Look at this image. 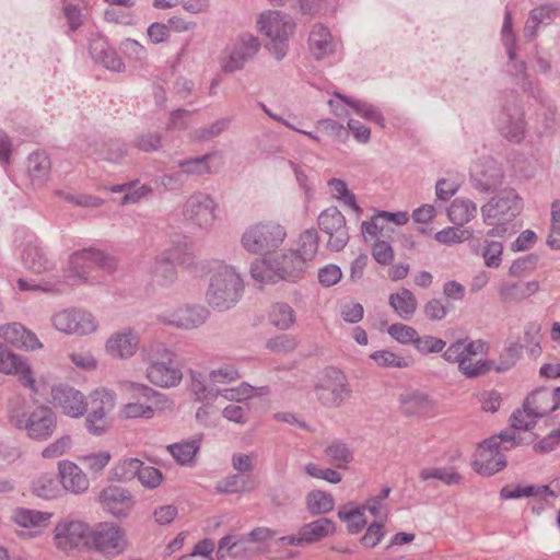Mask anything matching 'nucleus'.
I'll return each mask as SVG.
<instances>
[{"instance_id": "nucleus-1", "label": "nucleus", "mask_w": 560, "mask_h": 560, "mask_svg": "<svg viewBox=\"0 0 560 560\" xmlns=\"http://www.w3.org/2000/svg\"><path fill=\"white\" fill-rule=\"evenodd\" d=\"M10 423L35 441H46L57 428V417L50 407L39 405L30 410L28 401L21 396L10 399L8 405Z\"/></svg>"}, {"instance_id": "nucleus-2", "label": "nucleus", "mask_w": 560, "mask_h": 560, "mask_svg": "<svg viewBox=\"0 0 560 560\" xmlns=\"http://www.w3.org/2000/svg\"><path fill=\"white\" fill-rule=\"evenodd\" d=\"M243 292L244 281L233 266L219 265L210 271L206 301L213 310H231L240 302Z\"/></svg>"}, {"instance_id": "nucleus-3", "label": "nucleus", "mask_w": 560, "mask_h": 560, "mask_svg": "<svg viewBox=\"0 0 560 560\" xmlns=\"http://www.w3.org/2000/svg\"><path fill=\"white\" fill-rule=\"evenodd\" d=\"M523 200L514 189H503L481 207L483 223L491 229L487 236L510 234L512 221L521 213Z\"/></svg>"}, {"instance_id": "nucleus-4", "label": "nucleus", "mask_w": 560, "mask_h": 560, "mask_svg": "<svg viewBox=\"0 0 560 560\" xmlns=\"http://www.w3.org/2000/svg\"><path fill=\"white\" fill-rule=\"evenodd\" d=\"M557 409H560V386L553 389L537 388L525 398L523 408L512 413L511 425L516 430L529 431L536 425L537 419Z\"/></svg>"}, {"instance_id": "nucleus-5", "label": "nucleus", "mask_w": 560, "mask_h": 560, "mask_svg": "<svg viewBox=\"0 0 560 560\" xmlns=\"http://www.w3.org/2000/svg\"><path fill=\"white\" fill-rule=\"evenodd\" d=\"M287 238V229L277 221L268 220L250 224L241 237L243 248L255 255L267 256L277 252Z\"/></svg>"}, {"instance_id": "nucleus-6", "label": "nucleus", "mask_w": 560, "mask_h": 560, "mask_svg": "<svg viewBox=\"0 0 560 560\" xmlns=\"http://www.w3.org/2000/svg\"><path fill=\"white\" fill-rule=\"evenodd\" d=\"M258 31L268 37L270 54L281 60L288 52V39L293 34L295 23L292 18L281 11H265L257 20Z\"/></svg>"}, {"instance_id": "nucleus-7", "label": "nucleus", "mask_w": 560, "mask_h": 560, "mask_svg": "<svg viewBox=\"0 0 560 560\" xmlns=\"http://www.w3.org/2000/svg\"><path fill=\"white\" fill-rule=\"evenodd\" d=\"M314 394L322 406L339 408L352 397V388L343 372L328 368L317 377Z\"/></svg>"}, {"instance_id": "nucleus-8", "label": "nucleus", "mask_w": 560, "mask_h": 560, "mask_svg": "<svg viewBox=\"0 0 560 560\" xmlns=\"http://www.w3.org/2000/svg\"><path fill=\"white\" fill-rule=\"evenodd\" d=\"M498 132L511 143H521L527 132L525 114L516 95L511 94L495 118Z\"/></svg>"}, {"instance_id": "nucleus-9", "label": "nucleus", "mask_w": 560, "mask_h": 560, "mask_svg": "<svg viewBox=\"0 0 560 560\" xmlns=\"http://www.w3.org/2000/svg\"><path fill=\"white\" fill-rule=\"evenodd\" d=\"M218 203L207 192L195 191L183 206V218L192 229L208 232L217 220Z\"/></svg>"}, {"instance_id": "nucleus-10", "label": "nucleus", "mask_w": 560, "mask_h": 560, "mask_svg": "<svg viewBox=\"0 0 560 560\" xmlns=\"http://www.w3.org/2000/svg\"><path fill=\"white\" fill-rule=\"evenodd\" d=\"M52 327L66 335L86 336L97 329L93 314L81 308H65L51 316Z\"/></svg>"}, {"instance_id": "nucleus-11", "label": "nucleus", "mask_w": 560, "mask_h": 560, "mask_svg": "<svg viewBox=\"0 0 560 560\" xmlns=\"http://www.w3.org/2000/svg\"><path fill=\"white\" fill-rule=\"evenodd\" d=\"M95 266L112 272L116 268V261L102 250L92 247L84 248L70 256L68 271L71 277L85 280L90 270Z\"/></svg>"}, {"instance_id": "nucleus-12", "label": "nucleus", "mask_w": 560, "mask_h": 560, "mask_svg": "<svg viewBox=\"0 0 560 560\" xmlns=\"http://www.w3.org/2000/svg\"><path fill=\"white\" fill-rule=\"evenodd\" d=\"M91 529L89 524L72 518L58 522L54 529V541L57 549L69 551L88 545Z\"/></svg>"}, {"instance_id": "nucleus-13", "label": "nucleus", "mask_w": 560, "mask_h": 560, "mask_svg": "<svg viewBox=\"0 0 560 560\" xmlns=\"http://www.w3.org/2000/svg\"><path fill=\"white\" fill-rule=\"evenodd\" d=\"M93 547L106 557H115L127 548L126 533L113 523H101L91 532Z\"/></svg>"}, {"instance_id": "nucleus-14", "label": "nucleus", "mask_w": 560, "mask_h": 560, "mask_svg": "<svg viewBox=\"0 0 560 560\" xmlns=\"http://www.w3.org/2000/svg\"><path fill=\"white\" fill-rule=\"evenodd\" d=\"M260 49V43L252 34H241L234 43L225 49L222 69L225 72L242 70L246 62L252 60Z\"/></svg>"}, {"instance_id": "nucleus-15", "label": "nucleus", "mask_w": 560, "mask_h": 560, "mask_svg": "<svg viewBox=\"0 0 560 560\" xmlns=\"http://www.w3.org/2000/svg\"><path fill=\"white\" fill-rule=\"evenodd\" d=\"M210 312L202 305H184L177 308L165 310L158 315L161 324L179 329H195L209 318Z\"/></svg>"}, {"instance_id": "nucleus-16", "label": "nucleus", "mask_w": 560, "mask_h": 560, "mask_svg": "<svg viewBox=\"0 0 560 560\" xmlns=\"http://www.w3.org/2000/svg\"><path fill=\"white\" fill-rule=\"evenodd\" d=\"M318 226L329 235L328 246L331 250L339 252L345 248L349 241V233L346 219L336 207H330L320 212Z\"/></svg>"}, {"instance_id": "nucleus-17", "label": "nucleus", "mask_w": 560, "mask_h": 560, "mask_svg": "<svg viewBox=\"0 0 560 560\" xmlns=\"http://www.w3.org/2000/svg\"><path fill=\"white\" fill-rule=\"evenodd\" d=\"M506 466L505 456L499 447L498 438H489L479 444L475 459V470L483 476H491Z\"/></svg>"}, {"instance_id": "nucleus-18", "label": "nucleus", "mask_w": 560, "mask_h": 560, "mask_svg": "<svg viewBox=\"0 0 560 560\" xmlns=\"http://www.w3.org/2000/svg\"><path fill=\"white\" fill-rule=\"evenodd\" d=\"M0 372L15 375L19 382L32 393L37 394L35 378L31 366L22 357L15 354L8 346L0 345Z\"/></svg>"}, {"instance_id": "nucleus-19", "label": "nucleus", "mask_w": 560, "mask_h": 560, "mask_svg": "<svg viewBox=\"0 0 560 560\" xmlns=\"http://www.w3.org/2000/svg\"><path fill=\"white\" fill-rule=\"evenodd\" d=\"M52 401L57 408L71 418H80L88 410L85 396L78 389L60 385L51 390Z\"/></svg>"}, {"instance_id": "nucleus-20", "label": "nucleus", "mask_w": 560, "mask_h": 560, "mask_svg": "<svg viewBox=\"0 0 560 560\" xmlns=\"http://www.w3.org/2000/svg\"><path fill=\"white\" fill-rule=\"evenodd\" d=\"M472 186L480 191H489L502 184L503 170L491 158L481 159L471 170Z\"/></svg>"}, {"instance_id": "nucleus-21", "label": "nucleus", "mask_w": 560, "mask_h": 560, "mask_svg": "<svg viewBox=\"0 0 560 560\" xmlns=\"http://www.w3.org/2000/svg\"><path fill=\"white\" fill-rule=\"evenodd\" d=\"M100 501L103 508L116 517L127 516L135 504L130 492L119 486H109L103 489Z\"/></svg>"}, {"instance_id": "nucleus-22", "label": "nucleus", "mask_w": 560, "mask_h": 560, "mask_svg": "<svg viewBox=\"0 0 560 560\" xmlns=\"http://www.w3.org/2000/svg\"><path fill=\"white\" fill-rule=\"evenodd\" d=\"M80 149L88 155H96L98 159L110 163H118L126 155L125 143L120 140H108L105 142L96 138H89Z\"/></svg>"}, {"instance_id": "nucleus-23", "label": "nucleus", "mask_w": 560, "mask_h": 560, "mask_svg": "<svg viewBox=\"0 0 560 560\" xmlns=\"http://www.w3.org/2000/svg\"><path fill=\"white\" fill-rule=\"evenodd\" d=\"M139 348V335L131 328L113 334L106 341V351L114 358L129 359Z\"/></svg>"}, {"instance_id": "nucleus-24", "label": "nucleus", "mask_w": 560, "mask_h": 560, "mask_svg": "<svg viewBox=\"0 0 560 560\" xmlns=\"http://www.w3.org/2000/svg\"><path fill=\"white\" fill-rule=\"evenodd\" d=\"M559 14V7L552 3H545L534 8L524 25V37L533 40L537 37L541 26H547L553 22Z\"/></svg>"}, {"instance_id": "nucleus-25", "label": "nucleus", "mask_w": 560, "mask_h": 560, "mask_svg": "<svg viewBox=\"0 0 560 560\" xmlns=\"http://www.w3.org/2000/svg\"><path fill=\"white\" fill-rule=\"evenodd\" d=\"M58 469L60 481L67 491L73 494H81L89 489V478L77 464L62 460L59 462Z\"/></svg>"}, {"instance_id": "nucleus-26", "label": "nucleus", "mask_w": 560, "mask_h": 560, "mask_svg": "<svg viewBox=\"0 0 560 560\" xmlns=\"http://www.w3.org/2000/svg\"><path fill=\"white\" fill-rule=\"evenodd\" d=\"M308 45L313 56L316 59H323L335 54L339 43L332 37L329 28L319 23L313 26Z\"/></svg>"}, {"instance_id": "nucleus-27", "label": "nucleus", "mask_w": 560, "mask_h": 560, "mask_svg": "<svg viewBox=\"0 0 560 560\" xmlns=\"http://www.w3.org/2000/svg\"><path fill=\"white\" fill-rule=\"evenodd\" d=\"M182 371L175 363V358L161 362L159 365L147 368L148 380L160 387H173L182 381Z\"/></svg>"}, {"instance_id": "nucleus-28", "label": "nucleus", "mask_w": 560, "mask_h": 560, "mask_svg": "<svg viewBox=\"0 0 560 560\" xmlns=\"http://www.w3.org/2000/svg\"><path fill=\"white\" fill-rule=\"evenodd\" d=\"M0 336L8 342L25 348L26 350H34L42 347L40 341L35 334L27 330L20 323H12L0 327Z\"/></svg>"}, {"instance_id": "nucleus-29", "label": "nucleus", "mask_w": 560, "mask_h": 560, "mask_svg": "<svg viewBox=\"0 0 560 560\" xmlns=\"http://www.w3.org/2000/svg\"><path fill=\"white\" fill-rule=\"evenodd\" d=\"M270 264L273 268V272L277 275L279 280L294 281L304 270L305 264H299V257L293 250L283 253L280 256L270 257Z\"/></svg>"}, {"instance_id": "nucleus-30", "label": "nucleus", "mask_w": 560, "mask_h": 560, "mask_svg": "<svg viewBox=\"0 0 560 560\" xmlns=\"http://www.w3.org/2000/svg\"><path fill=\"white\" fill-rule=\"evenodd\" d=\"M22 262L34 273L47 272L55 268V261L47 256L46 252L39 245L32 243L24 247Z\"/></svg>"}, {"instance_id": "nucleus-31", "label": "nucleus", "mask_w": 560, "mask_h": 560, "mask_svg": "<svg viewBox=\"0 0 560 560\" xmlns=\"http://www.w3.org/2000/svg\"><path fill=\"white\" fill-rule=\"evenodd\" d=\"M172 261L175 266L190 267L194 264L195 255L191 244L185 236L172 238L171 246L160 253Z\"/></svg>"}, {"instance_id": "nucleus-32", "label": "nucleus", "mask_w": 560, "mask_h": 560, "mask_svg": "<svg viewBox=\"0 0 560 560\" xmlns=\"http://www.w3.org/2000/svg\"><path fill=\"white\" fill-rule=\"evenodd\" d=\"M305 546L315 544L335 534L336 525L328 517H320L300 527Z\"/></svg>"}, {"instance_id": "nucleus-33", "label": "nucleus", "mask_w": 560, "mask_h": 560, "mask_svg": "<svg viewBox=\"0 0 560 560\" xmlns=\"http://www.w3.org/2000/svg\"><path fill=\"white\" fill-rule=\"evenodd\" d=\"M90 54L92 58L102 63L106 69L120 72L125 65L115 49L109 47L105 40H95L90 45Z\"/></svg>"}, {"instance_id": "nucleus-34", "label": "nucleus", "mask_w": 560, "mask_h": 560, "mask_svg": "<svg viewBox=\"0 0 560 560\" xmlns=\"http://www.w3.org/2000/svg\"><path fill=\"white\" fill-rule=\"evenodd\" d=\"M51 162L48 155L42 151H35L27 158V173L34 186L44 185L50 174Z\"/></svg>"}, {"instance_id": "nucleus-35", "label": "nucleus", "mask_w": 560, "mask_h": 560, "mask_svg": "<svg viewBox=\"0 0 560 560\" xmlns=\"http://www.w3.org/2000/svg\"><path fill=\"white\" fill-rule=\"evenodd\" d=\"M149 270L153 280L161 287L168 288L177 280L176 266L161 254L152 259Z\"/></svg>"}, {"instance_id": "nucleus-36", "label": "nucleus", "mask_w": 560, "mask_h": 560, "mask_svg": "<svg viewBox=\"0 0 560 560\" xmlns=\"http://www.w3.org/2000/svg\"><path fill=\"white\" fill-rule=\"evenodd\" d=\"M52 514L49 512H42L37 510L16 508L13 510L11 521L23 528H37L46 527Z\"/></svg>"}, {"instance_id": "nucleus-37", "label": "nucleus", "mask_w": 560, "mask_h": 560, "mask_svg": "<svg viewBox=\"0 0 560 560\" xmlns=\"http://www.w3.org/2000/svg\"><path fill=\"white\" fill-rule=\"evenodd\" d=\"M399 401L402 412L407 416H425L433 409L431 398L420 392L401 395Z\"/></svg>"}, {"instance_id": "nucleus-38", "label": "nucleus", "mask_w": 560, "mask_h": 560, "mask_svg": "<svg viewBox=\"0 0 560 560\" xmlns=\"http://www.w3.org/2000/svg\"><path fill=\"white\" fill-rule=\"evenodd\" d=\"M388 303L396 314L405 320H409L415 315L418 306V301L413 293L405 288L396 293H392Z\"/></svg>"}, {"instance_id": "nucleus-39", "label": "nucleus", "mask_w": 560, "mask_h": 560, "mask_svg": "<svg viewBox=\"0 0 560 560\" xmlns=\"http://www.w3.org/2000/svg\"><path fill=\"white\" fill-rule=\"evenodd\" d=\"M217 155L215 152H208L203 155L189 158L178 161L177 165L182 175L187 176H203L213 174L215 171L211 166L212 159Z\"/></svg>"}, {"instance_id": "nucleus-40", "label": "nucleus", "mask_w": 560, "mask_h": 560, "mask_svg": "<svg viewBox=\"0 0 560 560\" xmlns=\"http://www.w3.org/2000/svg\"><path fill=\"white\" fill-rule=\"evenodd\" d=\"M477 214V206L469 199L456 198L447 209V217L456 225H464Z\"/></svg>"}, {"instance_id": "nucleus-41", "label": "nucleus", "mask_w": 560, "mask_h": 560, "mask_svg": "<svg viewBox=\"0 0 560 560\" xmlns=\"http://www.w3.org/2000/svg\"><path fill=\"white\" fill-rule=\"evenodd\" d=\"M318 244V233L315 229L304 231L300 235L296 250H293L299 257L298 265L312 261L317 254Z\"/></svg>"}, {"instance_id": "nucleus-42", "label": "nucleus", "mask_w": 560, "mask_h": 560, "mask_svg": "<svg viewBox=\"0 0 560 560\" xmlns=\"http://www.w3.org/2000/svg\"><path fill=\"white\" fill-rule=\"evenodd\" d=\"M508 71L525 92L529 93L535 98L540 97V90L537 86H535L534 83L528 79L527 66L525 61L517 59L516 51L515 59H509Z\"/></svg>"}, {"instance_id": "nucleus-43", "label": "nucleus", "mask_w": 560, "mask_h": 560, "mask_svg": "<svg viewBox=\"0 0 560 560\" xmlns=\"http://www.w3.org/2000/svg\"><path fill=\"white\" fill-rule=\"evenodd\" d=\"M253 489L250 477L238 472L226 476L215 485V491L224 494L249 492Z\"/></svg>"}, {"instance_id": "nucleus-44", "label": "nucleus", "mask_w": 560, "mask_h": 560, "mask_svg": "<svg viewBox=\"0 0 560 560\" xmlns=\"http://www.w3.org/2000/svg\"><path fill=\"white\" fill-rule=\"evenodd\" d=\"M231 122V117L219 118L209 126L200 127L190 131L188 136L189 140L191 142L200 143L214 139L226 131L230 128Z\"/></svg>"}, {"instance_id": "nucleus-45", "label": "nucleus", "mask_w": 560, "mask_h": 560, "mask_svg": "<svg viewBox=\"0 0 560 560\" xmlns=\"http://www.w3.org/2000/svg\"><path fill=\"white\" fill-rule=\"evenodd\" d=\"M90 411H97V416H105L115 408L116 395L113 390L107 388H96L90 394Z\"/></svg>"}, {"instance_id": "nucleus-46", "label": "nucleus", "mask_w": 560, "mask_h": 560, "mask_svg": "<svg viewBox=\"0 0 560 560\" xmlns=\"http://www.w3.org/2000/svg\"><path fill=\"white\" fill-rule=\"evenodd\" d=\"M364 513L365 508L347 504L338 511V517L347 524L348 532L355 535L366 525Z\"/></svg>"}, {"instance_id": "nucleus-47", "label": "nucleus", "mask_w": 560, "mask_h": 560, "mask_svg": "<svg viewBox=\"0 0 560 560\" xmlns=\"http://www.w3.org/2000/svg\"><path fill=\"white\" fill-rule=\"evenodd\" d=\"M200 440L201 438H194L188 441L171 444L167 446V450L178 464L188 465L200 448Z\"/></svg>"}, {"instance_id": "nucleus-48", "label": "nucleus", "mask_w": 560, "mask_h": 560, "mask_svg": "<svg viewBox=\"0 0 560 560\" xmlns=\"http://www.w3.org/2000/svg\"><path fill=\"white\" fill-rule=\"evenodd\" d=\"M306 508L312 515L326 514L334 510L335 500L328 492L314 490L306 497Z\"/></svg>"}, {"instance_id": "nucleus-49", "label": "nucleus", "mask_w": 560, "mask_h": 560, "mask_svg": "<svg viewBox=\"0 0 560 560\" xmlns=\"http://www.w3.org/2000/svg\"><path fill=\"white\" fill-rule=\"evenodd\" d=\"M141 357L148 366H153L174 359L175 354L165 343L151 342L141 349Z\"/></svg>"}, {"instance_id": "nucleus-50", "label": "nucleus", "mask_w": 560, "mask_h": 560, "mask_svg": "<svg viewBox=\"0 0 560 560\" xmlns=\"http://www.w3.org/2000/svg\"><path fill=\"white\" fill-rule=\"evenodd\" d=\"M269 320L278 329L287 330L295 322V312L289 304L278 302L271 306Z\"/></svg>"}, {"instance_id": "nucleus-51", "label": "nucleus", "mask_w": 560, "mask_h": 560, "mask_svg": "<svg viewBox=\"0 0 560 560\" xmlns=\"http://www.w3.org/2000/svg\"><path fill=\"white\" fill-rule=\"evenodd\" d=\"M419 477L423 481L436 479L445 485H458L462 481V476L453 467H430L423 468Z\"/></svg>"}, {"instance_id": "nucleus-52", "label": "nucleus", "mask_w": 560, "mask_h": 560, "mask_svg": "<svg viewBox=\"0 0 560 560\" xmlns=\"http://www.w3.org/2000/svg\"><path fill=\"white\" fill-rule=\"evenodd\" d=\"M141 463L138 458H125L110 469L109 477L115 481L132 480L137 477Z\"/></svg>"}, {"instance_id": "nucleus-53", "label": "nucleus", "mask_w": 560, "mask_h": 560, "mask_svg": "<svg viewBox=\"0 0 560 560\" xmlns=\"http://www.w3.org/2000/svg\"><path fill=\"white\" fill-rule=\"evenodd\" d=\"M325 454L338 468H345L353 459L352 450L340 440L332 441L325 450Z\"/></svg>"}, {"instance_id": "nucleus-54", "label": "nucleus", "mask_w": 560, "mask_h": 560, "mask_svg": "<svg viewBox=\"0 0 560 560\" xmlns=\"http://www.w3.org/2000/svg\"><path fill=\"white\" fill-rule=\"evenodd\" d=\"M336 96L346 104H348L350 107H352L357 112V114H359L363 118L383 125V115L374 105L363 101L349 98L339 93H336Z\"/></svg>"}, {"instance_id": "nucleus-55", "label": "nucleus", "mask_w": 560, "mask_h": 560, "mask_svg": "<svg viewBox=\"0 0 560 560\" xmlns=\"http://www.w3.org/2000/svg\"><path fill=\"white\" fill-rule=\"evenodd\" d=\"M270 257L264 259H256L250 266L252 278L259 283H276L278 282L277 275L270 264Z\"/></svg>"}, {"instance_id": "nucleus-56", "label": "nucleus", "mask_w": 560, "mask_h": 560, "mask_svg": "<svg viewBox=\"0 0 560 560\" xmlns=\"http://www.w3.org/2000/svg\"><path fill=\"white\" fill-rule=\"evenodd\" d=\"M32 491L42 499H52L59 489L56 479L51 475H40L32 482Z\"/></svg>"}, {"instance_id": "nucleus-57", "label": "nucleus", "mask_w": 560, "mask_h": 560, "mask_svg": "<svg viewBox=\"0 0 560 560\" xmlns=\"http://www.w3.org/2000/svg\"><path fill=\"white\" fill-rule=\"evenodd\" d=\"M502 44L506 50L510 60L515 59V51L517 50L516 35L513 31L512 14L509 10L504 12L503 25L501 30Z\"/></svg>"}, {"instance_id": "nucleus-58", "label": "nucleus", "mask_w": 560, "mask_h": 560, "mask_svg": "<svg viewBox=\"0 0 560 560\" xmlns=\"http://www.w3.org/2000/svg\"><path fill=\"white\" fill-rule=\"evenodd\" d=\"M471 233L468 230H463L455 226H447L435 233L434 238L443 245H454L469 240Z\"/></svg>"}, {"instance_id": "nucleus-59", "label": "nucleus", "mask_w": 560, "mask_h": 560, "mask_svg": "<svg viewBox=\"0 0 560 560\" xmlns=\"http://www.w3.org/2000/svg\"><path fill=\"white\" fill-rule=\"evenodd\" d=\"M370 358L382 368H398L404 369L408 366L407 360L389 350H380L373 352Z\"/></svg>"}, {"instance_id": "nucleus-60", "label": "nucleus", "mask_w": 560, "mask_h": 560, "mask_svg": "<svg viewBox=\"0 0 560 560\" xmlns=\"http://www.w3.org/2000/svg\"><path fill=\"white\" fill-rule=\"evenodd\" d=\"M494 369V363L488 360H478L474 362L471 358H466L464 361H460V365L458 370L467 377H477L486 372Z\"/></svg>"}, {"instance_id": "nucleus-61", "label": "nucleus", "mask_w": 560, "mask_h": 560, "mask_svg": "<svg viewBox=\"0 0 560 560\" xmlns=\"http://www.w3.org/2000/svg\"><path fill=\"white\" fill-rule=\"evenodd\" d=\"M388 335L402 345H413L416 343V339L418 338V331L408 325L405 324H393L387 329Z\"/></svg>"}, {"instance_id": "nucleus-62", "label": "nucleus", "mask_w": 560, "mask_h": 560, "mask_svg": "<svg viewBox=\"0 0 560 560\" xmlns=\"http://www.w3.org/2000/svg\"><path fill=\"white\" fill-rule=\"evenodd\" d=\"M446 342L431 335L418 336L415 348L421 354L440 353L445 348Z\"/></svg>"}, {"instance_id": "nucleus-63", "label": "nucleus", "mask_w": 560, "mask_h": 560, "mask_svg": "<svg viewBox=\"0 0 560 560\" xmlns=\"http://www.w3.org/2000/svg\"><path fill=\"white\" fill-rule=\"evenodd\" d=\"M503 254V245L500 242L495 241H485V246L482 249V257L485 259V265L489 268H498L502 261Z\"/></svg>"}, {"instance_id": "nucleus-64", "label": "nucleus", "mask_w": 560, "mask_h": 560, "mask_svg": "<svg viewBox=\"0 0 560 560\" xmlns=\"http://www.w3.org/2000/svg\"><path fill=\"white\" fill-rule=\"evenodd\" d=\"M548 244L555 249H560V201L552 203L551 229L548 236Z\"/></svg>"}]
</instances>
